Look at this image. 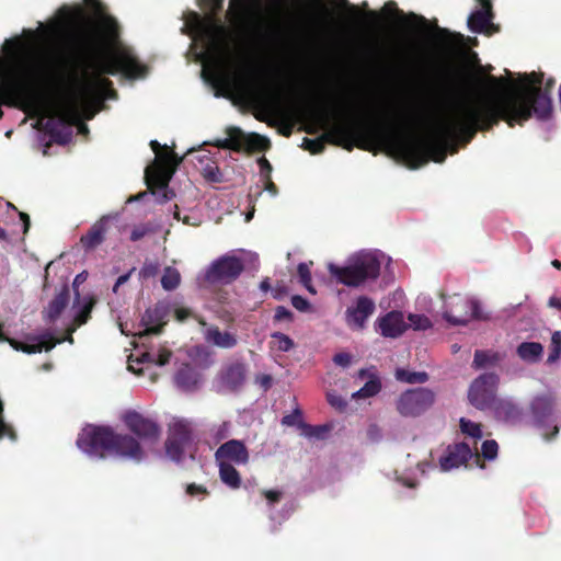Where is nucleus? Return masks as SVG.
Wrapping results in <instances>:
<instances>
[{
  "label": "nucleus",
  "mask_w": 561,
  "mask_h": 561,
  "mask_svg": "<svg viewBox=\"0 0 561 561\" xmlns=\"http://www.w3.org/2000/svg\"><path fill=\"white\" fill-rule=\"evenodd\" d=\"M543 73H524L518 87H511L503 77L488 76L486 90L472 98L459 100L454 107L451 119L440 124L436 136L443 146L457 152L454 140L469 144L478 131H488L504 121L510 127L523 125L533 115L546 121L552 113L550 90L554 79L550 78L542 89Z\"/></svg>",
  "instance_id": "nucleus-1"
},
{
  "label": "nucleus",
  "mask_w": 561,
  "mask_h": 561,
  "mask_svg": "<svg viewBox=\"0 0 561 561\" xmlns=\"http://www.w3.org/2000/svg\"><path fill=\"white\" fill-rule=\"evenodd\" d=\"M75 43L82 55V67L75 66L67 100L54 110L43 125L51 140L61 146L71 141V127L80 123L82 106L116 96L113 82L104 76L121 73L127 79H137L148 72L147 66L125 50H117L105 60H94L92 57L101 47L102 37L91 27L80 30L75 36Z\"/></svg>",
  "instance_id": "nucleus-2"
},
{
  "label": "nucleus",
  "mask_w": 561,
  "mask_h": 561,
  "mask_svg": "<svg viewBox=\"0 0 561 561\" xmlns=\"http://www.w3.org/2000/svg\"><path fill=\"white\" fill-rule=\"evenodd\" d=\"M404 127L405 117L401 114H391L378 119L355 117L343 123H334L319 138L305 137L302 148L318 154L324 150L325 142L347 151L355 147L367 150L373 145L380 144L393 148L410 169L421 168L430 160L437 163L445 161V151L437 140L436 133L424 138L405 136Z\"/></svg>",
  "instance_id": "nucleus-3"
},
{
  "label": "nucleus",
  "mask_w": 561,
  "mask_h": 561,
  "mask_svg": "<svg viewBox=\"0 0 561 561\" xmlns=\"http://www.w3.org/2000/svg\"><path fill=\"white\" fill-rule=\"evenodd\" d=\"M78 448L90 455L141 456L137 438L128 434H118L108 425L85 424L78 434Z\"/></svg>",
  "instance_id": "nucleus-4"
},
{
  "label": "nucleus",
  "mask_w": 561,
  "mask_h": 561,
  "mask_svg": "<svg viewBox=\"0 0 561 561\" xmlns=\"http://www.w3.org/2000/svg\"><path fill=\"white\" fill-rule=\"evenodd\" d=\"M84 2L91 10H93L95 13L99 14V18L96 20L84 19L70 33L69 39H70V44H71L73 55H75V66L78 68L82 67V55H81V53H79V50L77 48V45L75 43V36L83 27H91V28L95 30L102 37V45L98 49L95 55H93V57H92L94 60L95 59L96 60H105L110 56H112L115 51L125 50L130 56H133L136 60L139 61V59L134 55V53L129 48H126V47H118V48H114L112 50L105 51L106 45L110 42L116 39L119 35L118 24L113 16H111L108 14H103L104 8H103L101 0H84Z\"/></svg>",
  "instance_id": "nucleus-5"
},
{
  "label": "nucleus",
  "mask_w": 561,
  "mask_h": 561,
  "mask_svg": "<svg viewBox=\"0 0 561 561\" xmlns=\"http://www.w3.org/2000/svg\"><path fill=\"white\" fill-rule=\"evenodd\" d=\"M210 10L207 16L196 12L191 13L190 25L194 32L206 42L208 49L217 55H227L228 27L215 15L222 10L225 0H204Z\"/></svg>",
  "instance_id": "nucleus-6"
},
{
  "label": "nucleus",
  "mask_w": 561,
  "mask_h": 561,
  "mask_svg": "<svg viewBox=\"0 0 561 561\" xmlns=\"http://www.w3.org/2000/svg\"><path fill=\"white\" fill-rule=\"evenodd\" d=\"M328 271L339 283L348 287H357L366 280L378 278L380 261L373 253H359L346 266L341 267L330 263Z\"/></svg>",
  "instance_id": "nucleus-7"
},
{
  "label": "nucleus",
  "mask_w": 561,
  "mask_h": 561,
  "mask_svg": "<svg viewBox=\"0 0 561 561\" xmlns=\"http://www.w3.org/2000/svg\"><path fill=\"white\" fill-rule=\"evenodd\" d=\"M150 147L157 154L160 164L146 169V182L152 194H154L153 187L160 188L162 191L161 202H167L174 196L168 185L183 157H179L173 150L169 151L167 146L162 147L157 140H151Z\"/></svg>",
  "instance_id": "nucleus-8"
},
{
  "label": "nucleus",
  "mask_w": 561,
  "mask_h": 561,
  "mask_svg": "<svg viewBox=\"0 0 561 561\" xmlns=\"http://www.w3.org/2000/svg\"><path fill=\"white\" fill-rule=\"evenodd\" d=\"M493 459L494 458H432L431 461L420 462L417 465V469L412 473H398V471H394V474L397 481L401 482L408 488H414L416 484V473L424 474L426 472L425 468H427L430 471H439L443 473L459 469H485V460Z\"/></svg>",
  "instance_id": "nucleus-9"
},
{
  "label": "nucleus",
  "mask_w": 561,
  "mask_h": 561,
  "mask_svg": "<svg viewBox=\"0 0 561 561\" xmlns=\"http://www.w3.org/2000/svg\"><path fill=\"white\" fill-rule=\"evenodd\" d=\"M435 401L436 393L433 390L417 387L402 392L396 402V409L401 416L419 417L427 412Z\"/></svg>",
  "instance_id": "nucleus-10"
},
{
  "label": "nucleus",
  "mask_w": 561,
  "mask_h": 561,
  "mask_svg": "<svg viewBox=\"0 0 561 561\" xmlns=\"http://www.w3.org/2000/svg\"><path fill=\"white\" fill-rule=\"evenodd\" d=\"M499 381L500 378L495 373H485L477 377L469 387V402L479 410L492 408L497 400Z\"/></svg>",
  "instance_id": "nucleus-11"
},
{
  "label": "nucleus",
  "mask_w": 561,
  "mask_h": 561,
  "mask_svg": "<svg viewBox=\"0 0 561 561\" xmlns=\"http://www.w3.org/2000/svg\"><path fill=\"white\" fill-rule=\"evenodd\" d=\"M554 407L556 399L549 393L536 396L529 407L530 415L536 426L552 428L550 434H543L547 438H552L559 433V427L556 425Z\"/></svg>",
  "instance_id": "nucleus-12"
},
{
  "label": "nucleus",
  "mask_w": 561,
  "mask_h": 561,
  "mask_svg": "<svg viewBox=\"0 0 561 561\" xmlns=\"http://www.w3.org/2000/svg\"><path fill=\"white\" fill-rule=\"evenodd\" d=\"M243 270L244 263L240 257L226 254L211 263L205 277L209 283L231 284Z\"/></svg>",
  "instance_id": "nucleus-13"
},
{
  "label": "nucleus",
  "mask_w": 561,
  "mask_h": 561,
  "mask_svg": "<svg viewBox=\"0 0 561 561\" xmlns=\"http://www.w3.org/2000/svg\"><path fill=\"white\" fill-rule=\"evenodd\" d=\"M123 422L139 439L156 443L160 437V426L135 410L126 411L123 415Z\"/></svg>",
  "instance_id": "nucleus-14"
},
{
  "label": "nucleus",
  "mask_w": 561,
  "mask_h": 561,
  "mask_svg": "<svg viewBox=\"0 0 561 561\" xmlns=\"http://www.w3.org/2000/svg\"><path fill=\"white\" fill-rule=\"evenodd\" d=\"M193 443L190 425L183 421H176L169 427L165 442L167 456H182Z\"/></svg>",
  "instance_id": "nucleus-15"
},
{
  "label": "nucleus",
  "mask_w": 561,
  "mask_h": 561,
  "mask_svg": "<svg viewBox=\"0 0 561 561\" xmlns=\"http://www.w3.org/2000/svg\"><path fill=\"white\" fill-rule=\"evenodd\" d=\"M3 325L0 324V342H8L14 350L22 351L27 354L41 353L42 351H50L53 350L57 343H60V340H56L50 333H45L39 336L34 337L33 343H22L14 339L8 337L3 331Z\"/></svg>",
  "instance_id": "nucleus-16"
},
{
  "label": "nucleus",
  "mask_w": 561,
  "mask_h": 561,
  "mask_svg": "<svg viewBox=\"0 0 561 561\" xmlns=\"http://www.w3.org/2000/svg\"><path fill=\"white\" fill-rule=\"evenodd\" d=\"M376 306L373 299L367 296H359L355 307H350L345 312V320L350 328L363 330L367 319L375 312Z\"/></svg>",
  "instance_id": "nucleus-17"
},
{
  "label": "nucleus",
  "mask_w": 561,
  "mask_h": 561,
  "mask_svg": "<svg viewBox=\"0 0 561 561\" xmlns=\"http://www.w3.org/2000/svg\"><path fill=\"white\" fill-rule=\"evenodd\" d=\"M168 314L169 308L164 304L159 302L152 308H148L141 318V323L145 327V330L139 333V336L160 334L163 327L167 324Z\"/></svg>",
  "instance_id": "nucleus-18"
},
{
  "label": "nucleus",
  "mask_w": 561,
  "mask_h": 561,
  "mask_svg": "<svg viewBox=\"0 0 561 561\" xmlns=\"http://www.w3.org/2000/svg\"><path fill=\"white\" fill-rule=\"evenodd\" d=\"M110 216H102L80 237V244L85 252L95 250L106 240L110 230Z\"/></svg>",
  "instance_id": "nucleus-19"
},
{
  "label": "nucleus",
  "mask_w": 561,
  "mask_h": 561,
  "mask_svg": "<svg viewBox=\"0 0 561 561\" xmlns=\"http://www.w3.org/2000/svg\"><path fill=\"white\" fill-rule=\"evenodd\" d=\"M218 377L221 386L230 391H237L245 381L247 365L240 360L228 363L221 368Z\"/></svg>",
  "instance_id": "nucleus-20"
},
{
  "label": "nucleus",
  "mask_w": 561,
  "mask_h": 561,
  "mask_svg": "<svg viewBox=\"0 0 561 561\" xmlns=\"http://www.w3.org/2000/svg\"><path fill=\"white\" fill-rule=\"evenodd\" d=\"M380 334L385 337L397 339L401 336L409 328L401 311H389L379 317L376 322Z\"/></svg>",
  "instance_id": "nucleus-21"
},
{
  "label": "nucleus",
  "mask_w": 561,
  "mask_h": 561,
  "mask_svg": "<svg viewBox=\"0 0 561 561\" xmlns=\"http://www.w3.org/2000/svg\"><path fill=\"white\" fill-rule=\"evenodd\" d=\"M221 481L231 489H238L241 478L236 466L245 465L247 458H216Z\"/></svg>",
  "instance_id": "nucleus-22"
},
{
  "label": "nucleus",
  "mask_w": 561,
  "mask_h": 561,
  "mask_svg": "<svg viewBox=\"0 0 561 561\" xmlns=\"http://www.w3.org/2000/svg\"><path fill=\"white\" fill-rule=\"evenodd\" d=\"M460 309L465 311L463 316L457 314L451 308L444 312V319L453 325H465L470 318L480 319V306L476 300H460Z\"/></svg>",
  "instance_id": "nucleus-23"
},
{
  "label": "nucleus",
  "mask_w": 561,
  "mask_h": 561,
  "mask_svg": "<svg viewBox=\"0 0 561 561\" xmlns=\"http://www.w3.org/2000/svg\"><path fill=\"white\" fill-rule=\"evenodd\" d=\"M175 385L184 391H193L201 381V374L190 364H183L174 376Z\"/></svg>",
  "instance_id": "nucleus-24"
},
{
  "label": "nucleus",
  "mask_w": 561,
  "mask_h": 561,
  "mask_svg": "<svg viewBox=\"0 0 561 561\" xmlns=\"http://www.w3.org/2000/svg\"><path fill=\"white\" fill-rule=\"evenodd\" d=\"M205 340L220 348H232L238 344V337L236 334L228 331H221L216 325H211L206 330Z\"/></svg>",
  "instance_id": "nucleus-25"
},
{
  "label": "nucleus",
  "mask_w": 561,
  "mask_h": 561,
  "mask_svg": "<svg viewBox=\"0 0 561 561\" xmlns=\"http://www.w3.org/2000/svg\"><path fill=\"white\" fill-rule=\"evenodd\" d=\"M493 18V13L476 10L468 18V27L473 33H490L496 30L492 23Z\"/></svg>",
  "instance_id": "nucleus-26"
},
{
  "label": "nucleus",
  "mask_w": 561,
  "mask_h": 561,
  "mask_svg": "<svg viewBox=\"0 0 561 561\" xmlns=\"http://www.w3.org/2000/svg\"><path fill=\"white\" fill-rule=\"evenodd\" d=\"M227 135L225 139H219L215 142V146L220 149H228L236 152H240L243 150L245 144L247 135L238 127H230L227 129Z\"/></svg>",
  "instance_id": "nucleus-27"
},
{
  "label": "nucleus",
  "mask_w": 561,
  "mask_h": 561,
  "mask_svg": "<svg viewBox=\"0 0 561 561\" xmlns=\"http://www.w3.org/2000/svg\"><path fill=\"white\" fill-rule=\"evenodd\" d=\"M69 301V287L64 285L60 291L49 302L45 310L46 319L50 322L57 320Z\"/></svg>",
  "instance_id": "nucleus-28"
},
{
  "label": "nucleus",
  "mask_w": 561,
  "mask_h": 561,
  "mask_svg": "<svg viewBox=\"0 0 561 561\" xmlns=\"http://www.w3.org/2000/svg\"><path fill=\"white\" fill-rule=\"evenodd\" d=\"M518 357L529 364L538 363L543 354V346L539 342H523L516 348Z\"/></svg>",
  "instance_id": "nucleus-29"
},
{
  "label": "nucleus",
  "mask_w": 561,
  "mask_h": 561,
  "mask_svg": "<svg viewBox=\"0 0 561 561\" xmlns=\"http://www.w3.org/2000/svg\"><path fill=\"white\" fill-rule=\"evenodd\" d=\"M433 37L444 49H451L463 42V36L460 33H453L439 26H436Z\"/></svg>",
  "instance_id": "nucleus-30"
},
{
  "label": "nucleus",
  "mask_w": 561,
  "mask_h": 561,
  "mask_svg": "<svg viewBox=\"0 0 561 561\" xmlns=\"http://www.w3.org/2000/svg\"><path fill=\"white\" fill-rule=\"evenodd\" d=\"M503 355L495 351L477 350L472 362L474 369H482L486 367L496 366L502 359Z\"/></svg>",
  "instance_id": "nucleus-31"
},
{
  "label": "nucleus",
  "mask_w": 561,
  "mask_h": 561,
  "mask_svg": "<svg viewBox=\"0 0 561 561\" xmlns=\"http://www.w3.org/2000/svg\"><path fill=\"white\" fill-rule=\"evenodd\" d=\"M302 430L300 434L309 439L323 440L325 439L330 432L333 430V424H320V425H310L308 423L301 424Z\"/></svg>",
  "instance_id": "nucleus-32"
},
{
  "label": "nucleus",
  "mask_w": 561,
  "mask_h": 561,
  "mask_svg": "<svg viewBox=\"0 0 561 561\" xmlns=\"http://www.w3.org/2000/svg\"><path fill=\"white\" fill-rule=\"evenodd\" d=\"M216 457H238L248 456L247 448L243 442L238 439H230L222 444L215 453Z\"/></svg>",
  "instance_id": "nucleus-33"
},
{
  "label": "nucleus",
  "mask_w": 561,
  "mask_h": 561,
  "mask_svg": "<svg viewBox=\"0 0 561 561\" xmlns=\"http://www.w3.org/2000/svg\"><path fill=\"white\" fill-rule=\"evenodd\" d=\"M397 380L405 383H424L428 380V374L425 371H410L404 368H398L396 370Z\"/></svg>",
  "instance_id": "nucleus-34"
},
{
  "label": "nucleus",
  "mask_w": 561,
  "mask_h": 561,
  "mask_svg": "<svg viewBox=\"0 0 561 561\" xmlns=\"http://www.w3.org/2000/svg\"><path fill=\"white\" fill-rule=\"evenodd\" d=\"M381 389V382L377 376L370 379L356 392L353 393L354 399H366L376 396Z\"/></svg>",
  "instance_id": "nucleus-35"
},
{
  "label": "nucleus",
  "mask_w": 561,
  "mask_h": 561,
  "mask_svg": "<svg viewBox=\"0 0 561 561\" xmlns=\"http://www.w3.org/2000/svg\"><path fill=\"white\" fill-rule=\"evenodd\" d=\"M268 147H270V141L267 138H265L259 134L252 133V134L247 135L243 150H247L249 152L264 151Z\"/></svg>",
  "instance_id": "nucleus-36"
},
{
  "label": "nucleus",
  "mask_w": 561,
  "mask_h": 561,
  "mask_svg": "<svg viewBox=\"0 0 561 561\" xmlns=\"http://www.w3.org/2000/svg\"><path fill=\"white\" fill-rule=\"evenodd\" d=\"M492 408L500 419L511 420L518 415L517 407L508 401L496 400Z\"/></svg>",
  "instance_id": "nucleus-37"
},
{
  "label": "nucleus",
  "mask_w": 561,
  "mask_h": 561,
  "mask_svg": "<svg viewBox=\"0 0 561 561\" xmlns=\"http://www.w3.org/2000/svg\"><path fill=\"white\" fill-rule=\"evenodd\" d=\"M381 12L383 14H397V15H400V19H401L402 23H405L407 19L409 18L411 20L419 21L424 26H426V24H427L426 19L424 16H422V15H416L415 13H410L408 16H405L403 14V12L398 9L397 3L394 1L386 2L385 5L382 7Z\"/></svg>",
  "instance_id": "nucleus-38"
},
{
  "label": "nucleus",
  "mask_w": 561,
  "mask_h": 561,
  "mask_svg": "<svg viewBox=\"0 0 561 561\" xmlns=\"http://www.w3.org/2000/svg\"><path fill=\"white\" fill-rule=\"evenodd\" d=\"M181 282V275L179 271L174 267L168 266L164 268L163 275L161 277V285L165 290L175 289Z\"/></svg>",
  "instance_id": "nucleus-39"
},
{
  "label": "nucleus",
  "mask_w": 561,
  "mask_h": 561,
  "mask_svg": "<svg viewBox=\"0 0 561 561\" xmlns=\"http://www.w3.org/2000/svg\"><path fill=\"white\" fill-rule=\"evenodd\" d=\"M172 356V352L167 348H161L158 354L152 353H144L139 359V362L153 363L159 366H164L169 363Z\"/></svg>",
  "instance_id": "nucleus-40"
},
{
  "label": "nucleus",
  "mask_w": 561,
  "mask_h": 561,
  "mask_svg": "<svg viewBox=\"0 0 561 561\" xmlns=\"http://www.w3.org/2000/svg\"><path fill=\"white\" fill-rule=\"evenodd\" d=\"M561 356V331H554L551 335V343L549 346V355L547 358L548 364L556 363Z\"/></svg>",
  "instance_id": "nucleus-41"
},
{
  "label": "nucleus",
  "mask_w": 561,
  "mask_h": 561,
  "mask_svg": "<svg viewBox=\"0 0 561 561\" xmlns=\"http://www.w3.org/2000/svg\"><path fill=\"white\" fill-rule=\"evenodd\" d=\"M273 347L280 352H288L294 347V341L282 332L271 334Z\"/></svg>",
  "instance_id": "nucleus-42"
},
{
  "label": "nucleus",
  "mask_w": 561,
  "mask_h": 561,
  "mask_svg": "<svg viewBox=\"0 0 561 561\" xmlns=\"http://www.w3.org/2000/svg\"><path fill=\"white\" fill-rule=\"evenodd\" d=\"M461 432L473 439H480L482 437V430L480 424H477L465 417L460 419Z\"/></svg>",
  "instance_id": "nucleus-43"
},
{
  "label": "nucleus",
  "mask_w": 561,
  "mask_h": 561,
  "mask_svg": "<svg viewBox=\"0 0 561 561\" xmlns=\"http://www.w3.org/2000/svg\"><path fill=\"white\" fill-rule=\"evenodd\" d=\"M445 456H480L479 453L472 451L467 443H457L449 445Z\"/></svg>",
  "instance_id": "nucleus-44"
},
{
  "label": "nucleus",
  "mask_w": 561,
  "mask_h": 561,
  "mask_svg": "<svg viewBox=\"0 0 561 561\" xmlns=\"http://www.w3.org/2000/svg\"><path fill=\"white\" fill-rule=\"evenodd\" d=\"M297 273H298L300 283L307 288V290L311 294H316V289L311 285V272H310L309 264L299 263L297 266Z\"/></svg>",
  "instance_id": "nucleus-45"
},
{
  "label": "nucleus",
  "mask_w": 561,
  "mask_h": 561,
  "mask_svg": "<svg viewBox=\"0 0 561 561\" xmlns=\"http://www.w3.org/2000/svg\"><path fill=\"white\" fill-rule=\"evenodd\" d=\"M95 305V299L90 297L89 300L84 304L81 310L75 318V322L78 327L85 324L91 317L92 309Z\"/></svg>",
  "instance_id": "nucleus-46"
},
{
  "label": "nucleus",
  "mask_w": 561,
  "mask_h": 561,
  "mask_svg": "<svg viewBox=\"0 0 561 561\" xmlns=\"http://www.w3.org/2000/svg\"><path fill=\"white\" fill-rule=\"evenodd\" d=\"M306 422L302 420V411L297 408L293 413L283 416L282 424L286 426H296L298 430H302V425Z\"/></svg>",
  "instance_id": "nucleus-47"
},
{
  "label": "nucleus",
  "mask_w": 561,
  "mask_h": 561,
  "mask_svg": "<svg viewBox=\"0 0 561 561\" xmlns=\"http://www.w3.org/2000/svg\"><path fill=\"white\" fill-rule=\"evenodd\" d=\"M202 173H203V176L209 182H213V183L221 182L222 175L220 173L218 165L215 162L207 163L203 168Z\"/></svg>",
  "instance_id": "nucleus-48"
},
{
  "label": "nucleus",
  "mask_w": 561,
  "mask_h": 561,
  "mask_svg": "<svg viewBox=\"0 0 561 561\" xmlns=\"http://www.w3.org/2000/svg\"><path fill=\"white\" fill-rule=\"evenodd\" d=\"M408 319L415 330H426L432 327L431 320L424 314L410 313Z\"/></svg>",
  "instance_id": "nucleus-49"
},
{
  "label": "nucleus",
  "mask_w": 561,
  "mask_h": 561,
  "mask_svg": "<svg viewBox=\"0 0 561 561\" xmlns=\"http://www.w3.org/2000/svg\"><path fill=\"white\" fill-rule=\"evenodd\" d=\"M8 436L12 440L16 438L14 430L3 420V404L0 400V438Z\"/></svg>",
  "instance_id": "nucleus-50"
},
{
  "label": "nucleus",
  "mask_w": 561,
  "mask_h": 561,
  "mask_svg": "<svg viewBox=\"0 0 561 561\" xmlns=\"http://www.w3.org/2000/svg\"><path fill=\"white\" fill-rule=\"evenodd\" d=\"M499 445L494 439H486L482 443L480 456H497Z\"/></svg>",
  "instance_id": "nucleus-51"
},
{
  "label": "nucleus",
  "mask_w": 561,
  "mask_h": 561,
  "mask_svg": "<svg viewBox=\"0 0 561 561\" xmlns=\"http://www.w3.org/2000/svg\"><path fill=\"white\" fill-rule=\"evenodd\" d=\"M159 265L156 262H146L141 267L139 275L142 278H150L158 274Z\"/></svg>",
  "instance_id": "nucleus-52"
},
{
  "label": "nucleus",
  "mask_w": 561,
  "mask_h": 561,
  "mask_svg": "<svg viewBox=\"0 0 561 561\" xmlns=\"http://www.w3.org/2000/svg\"><path fill=\"white\" fill-rule=\"evenodd\" d=\"M293 318H294V314H293V312L289 309H287L284 306L276 307L275 314H274V321H276V322H282V321L291 322Z\"/></svg>",
  "instance_id": "nucleus-53"
},
{
  "label": "nucleus",
  "mask_w": 561,
  "mask_h": 561,
  "mask_svg": "<svg viewBox=\"0 0 561 561\" xmlns=\"http://www.w3.org/2000/svg\"><path fill=\"white\" fill-rule=\"evenodd\" d=\"M327 398L330 405L339 411H344L347 407V402L341 396L328 393Z\"/></svg>",
  "instance_id": "nucleus-54"
},
{
  "label": "nucleus",
  "mask_w": 561,
  "mask_h": 561,
  "mask_svg": "<svg viewBox=\"0 0 561 561\" xmlns=\"http://www.w3.org/2000/svg\"><path fill=\"white\" fill-rule=\"evenodd\" d=\"M151 229L147 225H140L133 228L130 232V240L136 242L147 236Z\"/></svg>",
  "instance_id": "nucleus-55"
},
{
  "label": "nucleus",
  "mask_w": 561,
  "mask_h": 561,
  "mask_svg": "<svg viewBox=\"0 0 561 561\" xmlns=\"http://www.w3.org/2000/svg\"><path fill=\"white\" fill-rule=\"evenodd\" d=\"M291 305L298 311H307L310 308V302L299 295H295L291 297Z\"/></svg>",
  "instance_id": "nucleus-56"
},
{
  "label": "nucleus",
  "mask_w": 561,
  "mask_h": 561,
  "mask_svg": "<svg viewBox=\"0 0 561 561\" xmlns=\"http://www.w3.org/2000/svg\"><path fill=\"white\" fill-rule=\"evenodd\" d=\"M257 164L260 167V172H261L262 178L263 179L271 178L273 168H272V164L270 163V161L265 157H261L257 160Z\"/></svg>",
  "instance_id": "nucleus-57"
},
{
  "label": "nucleus",
  "mask_w": 561,
  "mask_h": 561,
  "mask_svg": "<svg viewBox=\"0 0 561 561\" xmlns=\"http://www.w3.org/2000/svg\"><path fill=\"white\" fill-rule=\"evenodd\" d=\"M351 360H352V356L348 353L342 352V353H337L333 356L334 364L342 366V367H347L351 364Z\"/></svg>",
  "instance_id": "nucleus-58"
},
{
  "label": "nucleus",
  "mask_w": 561,
  "mask_h": 561,
  "mask_svg": "<svg viewBox=\"0 0 561 561\" xmlns=\"http://www.w3.org/2000/svg\"><path fill=\"white\" fill-rule=\"evenodd\" d=\"M263 494L266 499L267 506H272L277 503L280 497V493L278 491H265Z\"/></svg>",
  "instance_id": "nucleus-59"
},
{
  "label": "nucleus",
  "mask_w": 561,
  "mask_h": 561,
  "mask_svg": "<svg viewBox=\"0 0 561 561\" xmlns=\"http://www.w3.org/2000/svg\"><path fill=\"white\" fill-rule=\"evenodd\" d=\"M186 493L192 496L197 495V494L205 495L207 493V491L203 485H197L195 483H192V484L187 485Z\"/></svg>",
  "instance_id": "nucleus-60"
},
{
  "label": "nucleus",
  "mask_w": 561,
  "mask_h": 561,
  "mask_svg": "<svg viewBox=\"0 0 561 561\" xmlns=\"http://www.w3.org/2000/svg\"><path fill=\"white\" fill-rule=\"evenodd\" d=\"M191 317V310L186 308H176L175 309V319L180 322L185 321Z\"/></svg>",
  "instance_id": "nucleus-61"
},
{
  "label": "nucleus",
  "mask_w": 561,
  "mask_h": 561,
  "mask_svg": "<svg viewBox=\"0 0 561 561\" xmlns=\"http://www.w3.org/2000/svg\"><path fill=\"white\" fill-rule=\"evenodd\" d=\"M249 0H230V8L236 9L238 12V15L240 12L247 7Z\"/></svg>",
  "instance_id": "nucleus-62"
},
{
  "label": "nucleus",
  "mask_w": 561,
  "mask_h": 561,
  "mask_svg": "<svg viewBox=\"0 0 561 561\" xmlns=\"http://www.w3.org/2000/svg\"><path fill=\"white\" fill-rule=\"evenodd\" d=\"M257 381L264 390L270 389L272 386V377L270 375H262L257 377Z\"/></svg>",
  "instance_id": "nucleus-63"
},
{
  "label": "nucleus",
  "mask_w": 561,
  "mask_h": 561,
  "mask_svg": "<svg viewBox=\"0 0 561 561\" xmlns=\"http://www.w3.org/2000/svg\"><path fill=\"white\" fill-rule=\"evenodd\" d=\"M264 190H266L272 195H276L278 190L276 184L271 180V178L264 179Z\"/></svg>",
  "instance_id": "nucleus-64"
}]
</instances>
